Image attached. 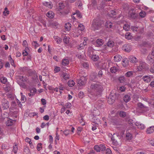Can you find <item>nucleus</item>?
Segmentation results:
<instances>
[{
	"label": "nucleus",
	"mask_w": 154,
	"mask_h": 154,
	"mask_svg": "<svg viewBox=\"0 0 154 154\" xmlns=\"http://www.w3.org/2000/svg\"><path fill=\"white\" fill-rule=\"evenodd\" d=\"M43 4L46 7H48L49 8H51L52 5L51 2H44L43 3Z\"/></svg>",
	"instance_id": "30"
},
{
	"label": "nucleus",
	"mask_w": 154,
	"mask_h": 154,
	"mask_svg": "<svg viewBox=\"0 0 154 154\" xmlns=\"http://www.w3.org/2000/svg\"><path fill=\"white\" fill-rule=\"evenodd\" d=\"M154 131V126L149 127L147 129L146 132L147 133L149 134L153 132Z\"/></svg>",
	"instance_id": "13"
},
{
	"label": "nucleus",
	"mask_w": 154,
	"mask_h": 154,
	"mask_svg": "<svg viewBox=\"0 0 154 154\" xmlns=\"http://www.w3.org/2000/svg\"><path fill=\"white\" fill-rule=\"evenodd\" d=\"M116 14V11L114 10H111L109 13V15L111 17H113V16L115 15Z\"/></svg>",
	"instance_id": "25"
},
{
	"label": "nucleus",
	"mask_w": 154,
	"mask_h": 154,
	"mask_svg": "<svg viewBox=\"0 0 154 154\" xmlns=\"http://www.w3.org/2000/svg\"><path fill=\"white\" fill-rule=\"evenodd\" d=\"M83 66L84 67H88L89 66V64L87 63H84L82 64Z\"/></svg>",
	"instance_id": "62"
},
{
	"label": "nucleus",
	"mask_w": 154,
	"mask_h": 154,
	"mask_svg": "<svg viewBox=\"0 0 154 154\" xmlns=\"http://www.w3.org/2000/svg\"><path fill=\"white\" fill-rule=\"evenodd\" d=\"M139 15L141 18L144 17L146 15V13L145 11H141L139 13Z\"/></svg>",
	"instance_id": "36"
},
{
	"label": "nucleus",
	"mask_w": 154,
	"mask_h": 154,
	"mask_svg": "<svg viewBox=\"0 0 154 154\" xmlns=\"http://www.w3.org/2000/svg\"><path fill=\"white\" fill-rule=\"evenodd\" d=\"M29 50L28 48L26 47L25 49V52H23L22 53L23 55V56H26L28 55V53L27 52V51Z\"/></svg>",
	"instance_id": "42"
},
{
	"label": "nucleus",
	"mask_w": 154,
	"mask_h": 154,
	"mask_svg": "<svg viewBox=\"0 0 154 154\" xmlns=\"http://www.w3.org/2000/svg\"><path fill=\"white\" fill-rule=\"evenodd\" d=\"M119 81L121 83H123L125 81V77L124 76H121L119 78Z\"/></svg>",
	"instance_id": "38"
},
{
	"label": "nucleus",
	"mask_w": 154,
	"mask_h": 154,
	"mask_svg": "<svg viewBox=\"0 0 154 154\" xmlns=\"http://www.w3.org/2000/svg\"><path fill=\"white\" fill-rule=\"evenodd\" d=\"M68 84L69 87H72L74 85L75 83L73 80H70L68 82Z\"/></svg>",
	"instance_id": "34"
},
{
	"label": "nucleus",
	"mask_w": 154,
	"mask_h": 154,
	"mask_svg": "<svg viewBox=\"0 0 154 154\" xmlns=\"http://www.w3.org/2000/svg\"><path fill=\"white\" fill-rule=\"evenodd\" d=\"M88 55L94 61H97L99 59V57L98 55L94 54L92 51L88 52Z\"/></svg>",
	"instance_id": "4"
},
{
	"label": "nucleus",
	"mask_w": 154,
	"mask_h": 154,
	"mask_svg": "<svg viewBox=\"0 0 154 154\" xmlns=\"http://www.w3.org/2000/svg\"><path fill=\"white\" fill-rule=\"evenodd\" d=\"M59 89L60 90H63L64 89V87L63 85L61 84H60L58 86Z\"/></svg>",
	"instance_id": "56"
},
{
	"label": "nucleus",
	"mask_w": 154,
	"mask_h": 154,
	"mask_svg": "<svg viewBox=\"0 0 154 154\" xmlns=\"http://www.w3.org/2000/svg\"><path fill=\"white\" fill-rule=\"evenodd\" d=\"M36 89L35 88H33L30 91V93L31 94L34 93V95L36 93Z\"/></svg>",
	"instance_id": "52"
},
{
	"label": "nucleus",
	"mask_w": 154,
	"mask_h": 154,
	"mask_svg": "<svg viewBox=\"0 0 154 154\" xmlns=\"http://www.w3.org/2000/svg\"><path fill=\"white\" fill-rule=\"evenodd\" d=\"M15 122V120L9 119L6 122V123L7 126H11Z\"/></svg>",
	"instance_id": "15"
},
{
	"label": "nucleus",
	"mask_w": 154,
	"mask_h": 154,
	"mask_svg": "<svg viewBox=\"0 0 154 154\" xmlns=\"http://www.w3.org/2000/svg\"><path fill=\"white\" fill-rule=\"evenodd\" d=\"M137 105L138 107H139L141 108H143L144 107V106L143 105V104H142L141 103H137Z\"/></svg>",
	"instance_id": "54"
},
{
	"label": "nucleus",
	"mask_w": 154,
	"mask_h": 154,
	"mask_svg": "<svg viewBox=\"0 0 154 154\" xmlns=\"http://www.w3.org/2000/svg\"><path fill=\"white\" fill-rule=\"evenodd\" d=\"M118 138V136L116 134H114L111 138V140L112 142V143L114 145L117 146L119 144L117 140Z\"/></svg>",
	"instance_id": "6"
},
{
	"label": "nucleus",
	"mask_w": 154,
	"mask_h": 154,
	"mask_svg": "<svg viewBox=\"0 0 154 154\" xmlns=\"http://www.w3.org/2000/svg\"><path fill=\"white\" fill-rule=\"evenodd\" d=\"M42 145V143H38L37 146V150L38 151H39L41 150V148H42L41 146Z\"/></svg>",
	"instance_id": "50"
},
{
	"label": "nucleus",
	"mask_w": 154,
	"mask_h": 154,
	"mask_svg": "<svg viewBox=\"0 0 154 154\" xmlns=\"http://www.w3.org/2000/svg\"><path fill=\"white\" fill-rule=\"evenodd\" d=\"M102 86L98 84L93 83L92 84L90 87V89H88L89 90H94L97 91H100L102 89Z\"/></svg>",
	"instance_id": "2"
},
{
	"label": "nucleus",
	"mask_w": 154,
	"mask_h": 154,
	"mask_svg": "<svg viewBox=\"0 0 154 154\" xmlns=\"http://www.w3.org/2000/svg\"><path fill=\"white\" fill-rule=\"evenodd\" d=\"M18 149V148L17 146L16 145H15L14 146L13 149V151L14 152V153L16 154L17 153V150Z\"/></svg>",
	"instance_id": "48"
},
{
	"label": "nucleus",
	"mask_w": 154,
	"mask_h": 154,
	"mask_svg": "<svg viewBox=\"0 0 154 154\" xmlns=\"http://www.w3.org/2000/svg\"><path fill=\"white\" fill-rule=\"evenodd\" d=\"M115 43L112 40L109 39L106 43V45H105V47L106 48H107L106 46H107L109 47L112 48L113 47Z\"/></svg>",
	"instance_id": "8"
},
{
	"label": "nucleus",
	"mask_w": 154,
	"mask_h": 154,
	"mask_svg": "<svg viewBox=\"0 0 154 154\" xmlns=\"http://www.w3.org/2000/svg\"><path fill=\"white\" fill-rule=\"evenodd\" d=\"M134 72L131 71H129L127 72L125 74V75L127 77H132L133 76Z\"/></svg>",
	"instance_id": "24"
},
{
	"label": "nucleus",
	"mask_w": 154,
	"mask_h": 154,
	"mask_svg": "<svg viewBox=\"0 0 154 154\" xmlns=\"http://www.w3.org/2000/svg\"><path fill=\"white\" fill-rule=\"evenodd\" d=\"M122 49L125 51L129 52H130L131 50V47L130 45L125 44L122 47Z\"/></svg>",
	"instance_id": "7"
},
{
	"label": "nucleus",
	"mask_w": 154,
	"mask_h": 154,
	"mask_svg": "<svg viewBox=\"0 0 154 154\" xmlns=\"http://www.w3.org/2000/svg\"><path fill=\"white\" fill-rule=\"evenodd\" d=\"M54 39L57 41V43L59 44L62 41V39L60 38H58L56 37H54Z\"/></svg>",
	"instance_id": "49"
},
{
	"label": "nucleus",
	"mask_w": 154,
	"mask_h": 154,
	"mask_svg": "<svg viewBox=\"0 0 154 154\" xmlns=\"http://www.w3.org/2000/svg\"><path fill=\"white\" fill-rule=\"evenodd\" d=\"M148 68L147 65L145 63L141 62L140 63L139 65L137 66V70L138 71H142L146 70Z\"/></svg>",
	"instance_id": "3"
},
{
	"label": "nucleus",
	"mask_w": 154,
	"mask_h": 154,
	"mask_svg": "<svg viewBox=\"0 0 154 154\" xmlns=\"http://www.w3.org/2000/svg\"><path fill=\"white\" fill-rule=\"evenodd\" d=\"M3 13L5 16L9 14V11H8L7 8H5L4 11Z\"/></svg>",
	"instance_id": "47"
},
{
	"label": "nucleus",
	"mask_w": 154,
	"mask_h": 154,
	"mask_svg": "<svg viewBox=\"0 0 154 154\" xmlns=\"http://www.w3.org/2000/svg\"><path fill=\"white\" fill-rule=\"evenodd\" d=\"M63 76L64 79L66 80L69 79L70 77L69 75L66 73H63Z\"/></svg>",
	"instance_id": "35"
},
{
	"label": "nucleus",
	"mask_w": 154,
	"mask_h": 154,
	"mask_svg": "<svg viewBox=\"0 0 154 154\" xmlns=\"http://www.w3.org/2000/svg\"><path fill=\"white\" fill-rule=\"evenodd\" d=\"M92 121L93 122L97 125H98L100 123V119L97 117V116H94L93 117L92 119Z\"/></svg>",
	"instance_id": "10"
},
{
	"label": "nucleus",
	"mask_w": 154,
	"mask_h": 154,
	"mask_svg": "<svg viewBox=\"0 0 154 154\" xmlns=\"http://www.w3.org/2000/svg\"><path fill=\"white\" fill-rule=\"evenodd\" d=\"M125 38L128 39H130L131 38V36L130 33L127 32L125 36Z\"/></svg>",
	"instance_id": "37"
},
{
	"label": "nucleus",
	"mask_w": 154,
	"mask_h": 154,
	"mask_svg": "<svg viewBox=\"0 0 154 154\" xmlns=\"http://www.w3.org/2000/svg\"><path fill=\"white\" fill-rule=\"evenodd\" d=\"M119 115L120 117L124 118L126 116V113L125 112L123 111H121L120 112Z\"/></svg>",
	"instance_id": "31"
},
{
	"label": "nucleus",
	"mask_w": 154,
	"mask_h": 154,
	"mask_svg": "<svg viewBox=\"0 0 154 154\" xmlns=\"http://www.w3.org/2000/svg\"><path fill=\"white\" fill-rule=\"evenodd\" d=\"M142 79L143 81L146 82H148L150 81V77L148 75H145L144 76Z\"/></svg>",
	"instance_id": "20"
},
{
	"label": "nucleus",
	"mask_w": 154,
	"mask_h": 154,
	"mask_svg": "<svg viewBox=\"0 0 154 154\" xmlns=\"http://www.w3.org/2000/svg\"><path fill=\"white\" fill-rule=\"evenodd\" d=\"M100 150L101 151H104L106 149V147L105 146L102 144L100 145Z\"/></svg>",
	"instance_id": "43"
},
{
	"label": "nucleus",
	"mask_w": 154,
	"mask_h": 154,
	"mask_svg": "<svg viewBox=\"0 0 154 154\" xmlns=\"http://www.w3.org/2000/svg\"><path fill=\"white\" fill-rule=\"evenodd\" d=\"M26 97L24 95H22L21 100L23 101V103L26 100Z\"/></svg>",
	"instance_id": "55"
},
{
	"label": "nucleus",
	"mask_w": 154,
	"mask_h": 154,
	"mask_svg": "<svg viewBox=\"0 0 154 154\" xmlns=\"http://www.w3.org/2000/svg\"><path fill=\"white\" fill-rule=\"evenodd\" d=\"M96 42L98 46L102 45L104 43L103 40L101 39H97L96 41Z\"/></svg>",
	"instance_id": "21"
},
{
	"label": "nucleus",
	"mask_w": 154,
	"mask_h": 154,
	"mask_svg": "<svg viewBox=\"0 0 154 154\" xmlns=\"http://www.w3.org/2000/svg\"><path fill=\"white\" fill-rule=\"evenodd\" d=\"M118 70V68L115 66L112 67L110 69V72L112 73H115Z\"/></svg>",
	"instance_id": "28"
},
{
	"label": "nucleus",
	"mask_w": 154,
	"mask_h": 154,
	"mask_svg": "<svg viewBox=\"0 0 154 154\" xmlns=\"http://www.w3.org/2000/svg\"><path fill=\"white\" fill-rule=\"evenodd\" d=\"M71 25L69 23H67L65 24V29L67 30H69L71 29Z\"/></svg>",
	"instance_id": "23"
},
{
	"label": "nucleus",
	"mask_w": 154,
	"mask_h": 154,
	"mask_svg": "<svg viewBox=\"0 0 154 154\" xmlns=\"http://www.w3.org/2000/svg\"><path fill=\"white\" fill-rule=\"evenodd\" d=\"M114 60L116 62H119L122 59V56L119 55H116L114 57Z\"/></svg>",
	"instance_id": "17"
},
{
	"label": "nucleus",
	"mask_w": 154,
	"mask_h": 154,
	"mask_svg": "<svg viewBox=\"0 0 154 154\" xmlns=\"http://www.w3.org/2000/svg\"><path fill=\"white\" fill-rule=\"evenodd\" d=\"M115 97L110 95L108 98V102L109 104H112L115 101Z\"/></svg>",
	"instance_id": "11"
},
{
	"label": "nucleus",
	"mask_w": 154,
	"mask_h": 154,
	"mask_svg": "<svg viewBox=\"0 0 154 154\" xmlns=\"http://www.w3.org/2000/svg\"><path fill=\"white\" fill-rule=\"evenodd\" d=\"M59 5L60 9H62L64 8V4L63 3H59Z\"/></svg>",
	"instance_id": "51"
},
{
	"label": "nucleus",
	"mask_w": 154,
	"mask_h": 154,
	"mask_svg": "<svg viewBox=\"0 0 154 154\" xmlns=\"http://www.w3.org/2000/svg\"><path fill=\"white\" fill-rule=\"evenodd\" d=\"M54 14L52 11H48L46 14L47 16L50 18H53L54 17Z\"/></svg>",
	"instance_id": "18"
},
{
	"label": "nucleus",
	"mask_w": 154,
	"mask_h": 154,
	"mask_svg": "<svg viewBox=\"0 0 154 154\" xmlns=\"http://www.w3.org/2000/svg\"><path fill=\"white\" fill-rule=\"evenodd\" d=\"M106 154H112V151L109 148H107L106 150Z\"/></svg>",
	"instance_id": "57"
},
{
	"label": "nucleus",
	"mask_w": 154,
	"mask_h": 154,
	"mask_svg": "<svg viewBox=\"0 0 154 154\" xmlns=\"http://www.w3.org/2000/svg\"><path fill=\"white\" fill-rule=\"evenodd\" d=\"M69 130H66L64 131L63 133L66 136H67L68 134H69Z\"/></svg>",
	"instance_id": "61"
},
{
	"label": "nucleus",
	"mask_w": 154,
	"mask_h": 154,
	"mask_svg": "<svg viewBox=\"0 0 154 154\" xmlns=\"http://www.w3.org/2000/svg\"><path fill=\"white\" fill-rule=\"evenodd\" d=\"M85 28L83 25L80 24L79 25L78 27V29L80 30L81 31H82L84 30Z\"/></svg>",
	"instance_id": "45"
},
{
	"label": "nucleus",
	"mask_w": 154,
	"mask_h": 154,
	"mask_svg": "<svg viewBox=\"0 0 154 154\" xmlns=\"http://www.w3.org/2000/svg\"><path fill=\"white\" fill-rule=\"evenodd\" d=\"M2 105L4 109H8L9 106V103L6 99L4 98L2 100Z\"/></svg>",
	"instance_id": "5"
},
{
	"label": "nucleus",
	"mask_w": 154,
	"mask_h": 154,
	"mask_svg": "<svg viewBox=\"0 0 154 154\" xmlns=\"http://www.w3.org/2000/svg\"><path fill=\"white\" fill-rule=\"evenodd\" d=\"M24 152L25 154H29V148L27 147H25L24 149Z\"/></svg>",
	"instance_id": "39"
},
{
	"label": "nucleus",
	"mask_w": 154,
	"mask_h": 154,
	"mask_svg": "<svg viewBox=\"0 0 154 154\" xmlns=\"http://www.w3.org/2000/svg\"><path fill=\"white\" fill-rule=\"evenodd\" d=\"M84 93L82 91H80L79 94V97L80 98H82L83 96Z\"/></svg>",
	"instance_id": "59"
},
{
	"label": "nucleus",
	"mask_w": 154,
	"mask_h": 154,
	"mask_svg": "<svg viewBox=\"0 0 154 154\" xmlns=\"http://www.w3.org/2000/svg\"><path fill=\"white\" fill-rule=\"evenodd\" d=\"M135 125L137 126L141 130L145 128L144 125L140 122H136L135 123Z\"/></svg>",
	"instance_id": "12"
},
{
	"label": "nucleus",
	"mask_w": 154,
	"mask_h": 154,
	"mask_svg": "<svg viewBox=\"0 0 154 154\" xmlns=\"http://www.w3.org/2000/svg\"><path fill=\"white\" fill-rule=\"evenodd\" d=\"M7 96L8 98L10 99L11 100H12L14 98V96L12 94H9L7 95Z\"/></svg>",
	"instance_id": "60"
},
{
	"label": "nucleus",
	"mask_w": 154,
	"mask_h": 154,
	"mask_svg": "<svg viewBox=\"0 0 154 154\" xmlns=\"http://www.w3.org/2000/svg\"><path fill=\"white\" fill-rule=\"evenodd\" d=\"M69 61L68 59H65L62 60V64L63 66H66L69 64Z\"/></svg>",
	"instance_id": "22"
},
{
	"label": "nucleus",
	"mask_w": 154,
	"mask_h": 154,
	"mask_svg": "<svg viewBox=\"0 0 154 154\" xmlns=\"http://www.w3.org/2000/svg\"><path fill=\"white\" fill-rule=\"evenodd\" d=\"M147 60L150 64L154 62V57L152 56L151 55H149L147 56Z\"/></svg>",
	"instance_id": "14"
},
{
	"label": "nucleus",
	"mask_w": 154,
	"mask_h": 154,
	"mask_svg": "<svg viewBox=\"0 0 154 154\" xmlns=\"http://www.w3.org/2000/svg\"><path fill=\"white\" fill-rule=\"evenodd\" d=\"M137 16V14L134 12H131V11H129L128 15V17L130 19H135Z\"/></svg>",
	"instance_id": "9"
},
{
	"label": "nucleus",
	"mask_w": 154,
	"mask_h": 154,
	"mask_svg": "<svg viewBox=\"0 0 154 154\" xmlns=\"http://www.w3.org/2000/svg\"><path fill=\"white\" fill-rule=\"evenodd\" d=\"M63 41L66 44H67L69 42V40L66 37H64Z\"/></svg>",
	"instance_id": "64"
},
{
	"label": "nucleus",
	"mask_w": 154,
	"mask_h": 154,
	"mask_svg": "<svg viewBox=\"0 0 154 154\" xmlns=\"http://www.w3.org/2000/svg\"><path fill=\"white\" fill-rule=\"evenodd\" d=\"M78 84L79 86H81L85 85V82L84 81L82 80V79H79L77 80Z\"/></svg>",
	"instance_id": "27"
},
{
	"label": "nucleus",
	"mask_w": 154,
	"mask_h": 154,
	"mask_svg": "<svg viewBox=\"0 0 154 154\" xmlns=\"http://www.w3.org/2000/svg\"><path fill=\"white\" fill-rule=\"evenodd\" d=\"M75 14H76L77 16L79 17V18H81L82 17V15H81V13L79 11L77 10L76 11V13H74L73 14V15H75Z\"/></svg>",
	"instance_id": "40"
},
{
	"label": "nucleus",
	"mask_w": 154,
	"mask_h": 154,
	"mask_svg": "<svg viewBox=\"0 0 154 154\" xmlns=\"http://www.w3.org/2000/svg\"><path fill=\"white\" fill-rule=\"evenodd\" d=\"M32 44L35 47V48H36L37 47H38L39 46V44L37 43L36 41H33L32 43Z\"/></svg>",
	"instance_id": "44"
},
{
	"label": "nucleus",
	"mask_w": 154,
	"mask_h": 154,
	"mask_svg": "<svg viewBox=\"0 0 154 154\" xmlns=\"http://www.w3.org/2000/svg\"><path fill=\"white\" fill-rule=\"evenodd\" d=\"M0 81L3 84H5L7 81V79L4 77L1 78Z\"/></svg>",
	"instance_id": "41"
},
{
	"label": "nucleus",
	"mask_w": 154,
	"mask_h": 154,
	"mask_svg": "<svg viewBox=\"0 0 154 154\" xmlns=\"http://www.w3.org/2000/svg\"><path fill=\"white\" fill-rule=\"evenodd\" d=\"M25 141L26 142H28L29 143H31L32 142L31 141V140L28 137H26L25 139Z\"/></svg>",
	"instance_id": "63"
},
{
	"label": "nucleus",
	"mask_w": 154,
	"mask_h": 154,
	"mask_svg": "<svg viewBox=\"0 0 154 154\" xmlns=\"http://www.w3.org/2000/svg\"><path fill=\"white\" fill-rule=\"evenodd\" d=\"M122 62V64L124 67H126L128 65V60L127 58H125L123 60Z\"/></svg>",
	"instance_id": "19"
},
{
	"label": "nucleus",
	"mask_w": 154,
	"mask_h": 154,
	"mask_svg": "<svg viewBox=\"0 0 154 154\" xmlns=\"http://www.w3.org/2000/svg\"><path fill=\"white\" fill-rule=\"evenodd\" d=\"M103 23V21L100 20H94L92 23V28L94 30L98 29Z\"/></svg>",
	"instance_id": "1"
},
{
	"label": "nucleus",
	"mask_w": 154,
	"mask_h": 154,
	"mask_svg": "<svg viewBox=\"0 0 154 154\" xmlns=\"http://www.w3.org/2000/svg\"><path fill=\"white\" fill-rule=\"evenodd\" d=\"M131 99L130 97L128 95H126L124 97L123 99L125 102H128Z\"/></svg>",
	"instance_id": "29"
},
{
	"label": "nucleus",
	"mask_w": 154,
	"mask_h": 154,
	"mask_svg": "<svg viewBox=\"0 0 154 154\" xmlns=\"http://www.w3.org/2000/svg\"><path fill=\"white\" fill-rule=\"evenodd\" d=\"M72 106V104L70 103H67L66 104V106L67 108H69L71 107Z\"/></svg>",
	"instance_id": "58"
},
{
	"label": "nucleus",
	"mask_w": 154,
	"mask_h": 154,
	"mask_svg": "<svg viewBox=\"0 0 154 154\" xmlns=\"http://www.w3.org/2000/svg\"><path fill=\"white\" fill-rule=\"evenodd\" d=\"M126 138L127 140H131L132 138V134L129 132H127L126 134Z\"/></svg>",
	"instance_id": "26"
},
{
	"label": "nucleus",
	"mask_w": 154,
	"mask_h": 154,
	"mask_svg": "<svg viewBox=\"0 0 154 154\" xmlns=\"http://www.w3.org/2000/svg\"><path fill=\"white\" fill-rule=\"evenodd\" d=\"M130 28V26L127 24H125L124 25L123 27V29L126 31H128L129 30Z\"/></svg>",
	"instance_id": "32"
},
{
	"label": "nucleus",
	"mask_w": 154,
	"mask_h": 154,
	"mask_svg": "<svg viewBox=\"0 0 154 154\" xmlns=\"http://www.w3.org/2000/svg\"><path fill=\"white\" fill-rule=\"evenodd\" d=\"M94 149L97 152H99L100 151V145H95L94 146Z\"/></svg>",
	"instance_id": "46"
},
{
	"label": "nucleus",
	"mask_w": 154,
	"mask_h": 154,
	"mask_svg": "<svg viewBox=\"0 0 154 154\" xmlns=\"http://www.w3.org/2000/svg\"><path fill=\"white\" fill-rule=\"evenodd\" d=\"M130 62L132 63H135L138 62V60L134 57L131 56L129 58Z\"/></svg>",
	"instance_id": "16"
},
{
	"label": "nucleus",
	"mask_w": 154,
	"mask_h": 154,
	"mask_svg": "<svg viewBox=\"0 0 154 154\" xmlns=\"http://www.w3.org/2000/svg\"><path fill=\"white\" fill-rule=\"evenodd\" d=\"M84 46H83V44L81 43L80 45H79L77 46V48L79 50H81L83 48V47Z\"/></svg>",
	"instance_id": "53"
},
{
	"label": "nucleus",
	"mask_w": 154,
	"mask_h": 154,
	"mask_svg": "<svg viewBox=\"0 0 154 154\" xmlns=\"http://www.w3.org/2000/svg\"><path fill=\"white\" fill-rule=\"evenodd\" d=\"M105 26L107 28H111L112 26V24L110 22L108 21L106 23Z\"/></svg>",
	"instance_id": "33"
}]
</instances>
